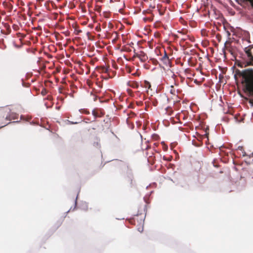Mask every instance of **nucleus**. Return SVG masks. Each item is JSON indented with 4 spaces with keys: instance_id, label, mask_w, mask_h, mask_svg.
Listing matches in <instances>:
<instances>
[{
    "instance_id": "f257e3e1",
    "label": "nucleus",
    "mask_w": 253,
    "mask_h": 253,
    "mask_svg": "<svg viewBox=\"0 0 253 253\" xmlns=\"http://www.w3.org/2000/svg\"><path fill=\"white\" fill-rule=\"evenodd\" d=\"M244 64H234L232 67L233 73H235L234 78L236 80L237 76H242L243 80L241 82L243 85V90L249 97H253V70L248 69L243 71L236 68V65L239 67L243 68Z\"/></svg>"
},
{
    "instance_id": "f03ea898",
    "label": "nucleus",
    "mask_w": 253,
    "mask_h": 253,
    "mask_svg": "<svg viewBox=\"0 0 253 253\" xmlns=\"http://www.w3.org/2000/svg\"><path fill=\"white\" fill-rule=\"evenodd\" d=\"M246 55V63H253V45H250L244 49Z\"/></svg>"
},
{
    "instance_id": "7ed1b4c3",
    "label": "nucleus",
    "mask_w": 253,
    "mask_h": 253,
    "mask_svg": "<svg viewBox=\"0 0 253 253\" xmlns=\"http://www.w3.org/2000/svg\"><path fill=\"white\" fill-rule=\"evenodd\" d=\"M95 69L98 71L100 73H109L111 70L109 69L108 64H105V65L97 66L95 67Z\"/></svg>"
},
{
    "instance_id": "20e7f679",
    "label": "nucleus",
    "mask_w": 253,
    "mask_h": 253,
    "mask_svg": "<svg viewBox=\"0 0 253 253\" xmlns=\"http://www.w3.org/2000/svg\"><path fill=\"white\" fill-rule=\"evenodd\" d=\"M92 114L94 117V119H96L97 118L102 117L105 115L104 111L101 109H94L92 111Z\"/></svg>"
},
{
    "instance_id": "39448f33",
    "label": "nucleus",
    "mask_w": 253,
    "mask_h": 253,
    "mask_svg": "<svg viewBox=\"0 0 253 253\" xmlns=\"http://www.w3.org/2000/svg\"><path fill=\"white\" fill-rule=\"evenodd\" d=\"M236 2L243 6L248 5L253 8V0H236Z\"/></svg>"
},
{
    "instance_id": "423d86ee",
    "label": "nucleus",
    "mask_w": 253,
    "mask_h": 253,
    "mask_svg": "<svg viewBox=\"0 0 253 253\" xmlns=\"http://www.w3.org/2000/svg\"><path fill=\"white\" fill-rule=\"evenodd\" d=\"M128 85L129 86H130L132 88H137L139 86L138 83L136 82H134V81H129L128 83Z\"/></svg>"
},
{
    "instance_id": "0eeeda50",
    "label": "nucleus",
    "mask_w": 253,
    "mask_h": 253,
    "mask_svg": "<svg viewBox=\"0 0 253 253\" xmlns=\"http://www.w3.org/2000/svg\"><path fill=\"white\" fill-rule=\"evenodd\" d=\"M161 61H163L164 63H167V62H169V63H170V61H169V59L167 54H166V51H165V55L161 58Z\"/></svg>"
},
{
    "instance_id": "6e6552de",
    "label": "nucleus",
    "mask_w": 253,
    "mask_h": 253,
    "mask_svg": "<svg viewBox=\"0 0 253 253\" xmlns=\"http://www.w3.org/2000/svg\"><path fill=\"white\" fill-rule=\"evenodd\" d=\"M125 69L126 70V72L128 73H131L132 71L134 69V68H131L129 66H128L127 64H126L125 66Z\"/></svg>"
},
{
    "instance_id": "1a4fd4ad",
    "label": "nucleus",
    "mask_w": 253,
    "mask_h": 253,
    "mask_svg": "<svg viewBox=\"0 0 253 253\" xmlns=\"http://www.w3.org/2000/svg\"><path fill=\"white\" fill-rule=\"evenodd\" d=\"M176 92H177V90L175 89V88L174 87V86L173 85H171L170 89V93L175 95H176Z\"/></svg>"
},
{
    "instance_id": "9d476101",
    "label": "nucleus",
    "mask_w": 253,
    "mask_h": 253,
    "mask_svg": "<svg viewBox=\"0 0 253 253\" xmlns=\"http://www.w3.org/2000/svg\"><path fill=\"white\" fill-rule=\"evenodd\" d=\"M144 86L146 88L150 89L151 88L150 83L148 81H145Z\"/></svg>"
},
{
    "instance_id": "9b49d317",
    "label": "nucleus",
    "mask_w": 253,
    "mask_h": 253,
    "mask_svg": "<svg viewBox=\"0 0 253 253\" xmlns=\"http://www.w3.org/2000/svg\"><path fill=\"white\" fill-rule=\"evenodd\" d=\"M244 99L247 101H249V102L253 105V99H249L247 97H244Z\"/></svg>"
},
{
    "instance_id": "f8f14e48",
    "label": "nucleus",
    "mask_w": 253,
    "mask_h": 253,
    "mask_svg": "<svg viewBox=\"0 0 253 253\" xmlns=\"http://www.w3.org/2000/svg\"><path fill=\"white\" fill-rule=\"evenodd\" d=\"M47 92V90H46L45 88H43L42 89V91H41V94H42L43 96H44L45 95H46V94Z\"/></svg>"
},
{
    "instance_id": "ddd939ff",
    "label": "nucleus",
    "mask_w": 253,
    "mask_h": 253,
    "mask_svg": "<svg viewBox=\"0 0 253 253\" xmlns=\"http://www.w3.org/2000/svg\"><path fill=\"white\" fill-rule=\"evenodd\" d=\"M140 73L138 72V70H136V71L134 73H132V75L133 76H139L140 75Z\"/></svg>"
},
{
    "instance_id": "4468645a",
    "label": "nucleus",
    "mask_w": 253,
    "mask_h": 253,
    "mask_svg": "<svg viewBox=\"0 0 253 253\" xmlns=\"http://www.w3.org/2000/svg\"><path fill=\"white\" fill-rule=\"evenodd\" d=\"M149 64H144V67L145 68L147 69H149Z\"/></svg>"
},
{
    "instance_id": "2eb2a0df",
    "label": "nucleus",
    "mask_w": 253,
    "mask_h": 253,
    "mask_svg": "<svg viewBox=\"0 0 253 253\" xmlns=\"http://www.w3.org/2000/svg\"><path fill=\"white\" fill-rule=\"evenodd\" d=\"M112 66H113V68H114L115 69L117 68V64H112Z\"/></svg>"
},
{
    "instance_id": "dca6fc26",
    "label": "nucleus",
    "mask_w": 253,
    "mask_h": 253,
    "mask_svg": "<svg viewBox=\"0 0 253 253\" xmlns=\"http://www.w3.org/2000/svg\"><path fill=\"white\" fill-rule=\"evenodd\" d=\"M84 113L85 114H89V112L87 110H84Z\"/></svg>"
},
{
    "instance_id": "f3484780",
    "label": "nucleus",
    "mask_w": 253,
    "mask_h": 253,
    "mask_svg": "<svg viewBox=\"0 0 253 253\" xmlns=\"http://www.w3.org/2000/svg\"><path fill=\"white\" fill-rule=\"evenodd\" d=\"M94 145L95 146H98L99 145V144L98 142H97L96 143H94Z\"/></svg>"
},
{
    "instance_id": "a211bd4d",
    "label": "nucleus",
    "mask_w": 253,
    "mask_h": 253,
    "mask_svg": "<svg viewBox=\"0 0 253 253\" xmlns=\"http://www.w3.org/2000/svg\"><path fill=\"white\" fill-rule=\"evenodd\" d=\"M247 156L246 153L245 152H243V156L245 157V156Z\"/></svg>"
},
{
    "instance_id": "6ab92c4d",
    "label": "nucleus",
    "mask_w": 253,
    "mask_h": 253,
    "mask_svg": "<svg viewBox=\"0 0 253 253\" xmlns=\"http://www.w3.org/2000/svg\"><path fill=\"white\" fill-rule=\"evenodd\" d=\"M3 112V108H0V113H1Z\"/></svg>"
},
{
    "instance_id": "aec40b11",
    "label": "nucleus",
    "mask_w": 253,
    "mask_h": 253,
    "mask_svg": "<svg viewBox=\"0 0 253 253\" xmlns=\"http://www.w3.org/2000/svg\"><path fill=\"white\" fill-rule=\"evenodd\" d=\"M249 65H253V64H245V66L244 67H246L247 66H249Z\"/></svg>"
},
{
    "instance_id": "412c9836",
    "label": "nucleus",
    "mask_w": 253,
    "mask_h": 253,
    "mask_svg": "<svg viewBox=\"0 0 253 253\" xmlns=\"http://www.w3.org/2000/svg\"><path fill=\"white\" fill-rule=\"evenodd\" d=\"M127 91H128L129 93H131V92H132V90H130V89H128V90H127Z\"/></svg>"
},
{
    "instance_id": "4be33fe9",
    "label": "nucleus",
    "mask_w": 253,
    "mask_h": 253,
    "mask_svg": "<svg viewBox=\"0 0 253 253\" xmlns=\"http://www.w3.org/2000/svg\"><path fill=\"white\" fill-rule=\"evenodd\" d=\"M57 72H58L60 71V70H59V69L58 68V67H57Z\"/></svg>"
},
{
    "instance_id": "5701e85b",
    "label": "nucleus",
    "mask_w": 253,
    "mask_h": 253,
    "mask_svg": "<svg viewBox=\"0 0 253 253\" xmlns=\"http://www.w3.org/2000/svg\"><path fill=\"white\" fill-rule=\"evenodd\" d=\"M64 73H65V74H66V73H68V71H65V70H64Z\"/></svg>"
},
{
    "instance_id": "b1692460",
    "label": "nucleus",
    "mask_w": 253,
    "mask_h": 253,
    "mask_svg": "<svg viewBox=\"0 0 253 253\" xmlns=\"http://www.w3.org/2000/svg\"><path fill=\"white\" fill-rule=\"evenodd\" d=\"M6 119L7 120H10V119L8 118V117H7V116H6Z\"/></svg>"
},
{
    "instance_id": "393cba45",
    "label": "nucleus",
    "mask_w": 253,
    "mask_h": 253,
    "mask_svg": "<svg viewBox=\"0 0 253 253\" xmlns=\"http://www.w3.org/2000/svg\"><path fill=\"white\" fill-rule=\"evenodd\" d=\"M167 2L168 3L169 2V0H167Z\"/></svg>"
},
{
    "instance_id": "a878e982",
    "label": "nucleus",
    "mask_w": 253,
    "mask_h": 253,
    "mask_svg": "<svg viewBox=\"0 0 253 253\" xmlns=\"http://www.w3.org/2000/svg\"><path fill=\"white\" fill-rule=\"evenodd\" d=\"M16 26H16V25H14L13 26V27H16Z\"/></svg>"
},
{
    "instance_id": "bb28decb",
    "label": "nucleus",
    "mask_w": 253,
    "mask_h": 253,
    "mask_svg": "<svg viewBox=\"0 0 253 253\" xmlns=\"http://www.w3.org/2000/svg\"><path fill=\"white\" fill-rule=\"evenodd\" d=\"M240 148H241V149H242V147H239V149H240Z\"/></svg>"
},
{
    "instance_id": "cd10ccee",
    "label": "nucleus",
    "mask_w": 253,
    "mask_h": 253,
    "mask_svg": "<svg viewBox=\"0 0 253 253\" xmlns=\"http://www.w3.org/2000/svg\"><path fill=\"white\" fill-rule=\"evenodd\" d=\"M171 64H169V67H171Z\"/></svg>"
},
{
    "instance_id": "c85d7f7f",
    "label": "nucleus",
    "mask_w": 253,
    "mask_h": 253,
    "mask_svg": "<svg viewBox=\"0 0 253 253\" xmlns=\"http://www.w3.org/2000/svg\"><path fill=\"white\" fill-rule=\"evenodd\" d=\"M43 67H44V64H43Z\"/></svg>"
},
{
    "instance_id": "c756f323",
    "label": "nucleus",
    "mask_w": 253,
    "mask_h": 253,
    "mask_svg": "<svg viewBox=\"0 0 253 253\" xmlns=\"http://www.w3.org/2000/svg\"><path fill=\"white\" fill-rule=\"evenodd\" d=\"M43 67H44V64H43Z\"/></svg>"
}]
</instances>
